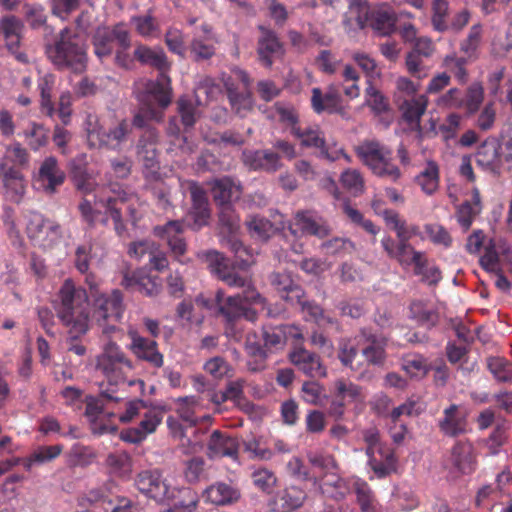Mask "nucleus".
I'll list each match as a JSON object with an SVG mask.
<instances>
[{
	"mask_svg": "<svg viewBox=\"0 0 512 512\" xmlns=\"http://www.w3.org/2000/svg\"><path fill=\"white\" fill-rule=\"evenodd\" d=\"M134 57L144 65H150L159 71L156 80L139 79L134 83V94L139 101L140 111L134 116L133 125L144 127L147 120L160 121L162 110L172 100L171 80L167 75L171 64L162 48H150L138 45Z\"/></svg>",
	"mask_w": 512,
	"mask_h": 512,
	"instance_id": "f257e3e1",
	"label": "nucleus"
},
{
	"mask_svg": "<svg viewBox=\"0 0 512 512\" xmlns=\"http://www.w3.org/2000/svg\"><path fill=\"white\" fill-rule=\"evenodd\" d=\"M76 187L85 194L94 193V205H100L105 209L115 224V230L120 235L124 231L122 223V212L125 210L133 225L142 216V203L137 195L127 193L120 187L102 186L98 187L95 179L88 173L79 171L74 174Z\"/></svg>",
	"mask_w": 512,
	"mask_h": 512,
	"instance_id": "f03ea898",
	"label": "nucleus"
},
{
	"mask_svg": "<svg viewBox=\"0 0 512 512\" xmlns=\"http://www.w3.org/2000/svg\"><path fill=\"white\" fill-rule=\"evenodd\" d=\"M87 301L88 295L83 288L77 287L71 279L64 281L58 293L55 310L69 336L73 338H78L89 330Z\"/></svg>",
	"mask_w": 512,
	"mask_h": 512,
	"instance_id": "7ed1b4c3",
	"label": "nucleus"
},
{
	"mask_svg": "<svg viewBox=\"0 0 512 512\" xmlns=\"http://www.w3.org/2000/svg\"><path fill=\"white\" fill-rule=\"evenodd\" d=\"M135 484L137 489L147 497L157 502L176 499L179 494L182 499L176 502V507L184 512H193L198 504L197 494L188 487L177 489L172 487V483L167 478H162L158 470L143 471L136 477Z\"/></svg>",
	"mask_w": 512,
	"mask_h": 512,
	"instance_id": "20e7f679",
	"label": "nucleus"
},
{
	"mask_svg": "<svg viewBox=\"0 0 512 512\" xmlns=\"http://www.w3.org/2000/svg\"><path fill=\"white\" fill-rule=\"evenodd\" d=\"M87 282L91 290L92 319L103 334L110 336L117 330L116 323L121 321L125 311L123 295L116 289L109 293L100 292L96 285L89 280Z\"/></svg>",
	"mask_w": 512,
	"mask_h": 512,
	"instance_id": "39448f33",
	"label": "nucleus"
},
{
	"mask_svg": "<svg viewBox=\"0 0 512 512\" xmlns=\"http://www.w3.org/2000/svg\"><path fill=\"white\" fill-rule=\"evenodd\" d=\"M49 60L59 69L83 72L87 64L86 45L83 39L68 29L61 31L59 39L46 50Z\"/></svg>",
	"mask_w": 512,
	"mask_h": 512,
	"instance_id": "423d86ee",
	"label": "nucleus"
},
{
	"mask_svg": "<svg viewBox=\"0 0 512 512\" xmlns=\"http://www.w3.org/2000/svg\"><path fill=\"white\" fill-rule=\"evenodd\" d=\"M307 459L319 475L313 478L314 485L329 497L340 499L348 491L346 480L339 477L338 464L333 455L323 451L307 452Z\"/></svg>",
	"mask_w": 512,
	"mask_h": 512,
	"instance_id": "0eeeda50",
	"label": "nucleus"
},
{
	"mask_svg": "<svg viewBox=\"0 0 512 512\" xmlns=\"http://www.w3.org/2000/svg\"><path fill=\"white\" fill-rule=\"evenodd\" d=\"M481 267L496 276L495 286L502 292H508L511 283L504 276V267L512 274V247L503 238H492L484 246L480 258Z\"/></svg>",
	"mask_w": 512,
	"mask_h": 512,
	"instance_id": "6e6552de",
	"label": "nucleus"
},
{
	"mask_svg": "<svg viewBox=\"0 0 512 512\" xmlns=\"http://www.w3.org/2000/svg\"><path fill=\"white\" fill-rule=\"evenodd\" d=\"M208 265L210 271L230 287L246 288L245 299L249 303H262V295L256 290L250 277L240 275L230 268L228 259L215 250L198 254Z\"/></svg>",
	"mask_w": 512,
	"mask_h": 512,
	"instance_id": "1a4fd4ad",
	"label": "nucleus"
},
{
	"mask_svg": "<svg viewBox=\"0 0 512 512\" xmlns=\"http://www.w3.org/2000/svg\"><path fill=\"white\" fill-rule=\"evenodd\" d=\"M361 161L377 176L396 181L400 178L399 168L392 162V151L376 140H365L355 147Z\"/></svg>",
	"mask_w": 512,
	"mask_h": 512,
	"instance_id": "9d476101",
	"label": "nucleus"
},
{
	"mask_svg": "<svg viewBox=\"0 0 512 512\" xmlns=\"http://www.w3.org/2000/svg\"><path fill=\"white\" fill-rule=\"evenodd\" d=\"M362 437L366 443L368 464L378 478H384L396 471L397 459L390 447L381 441L376 427L363 430Z\"/></svg>",
	"mask_w": 512,
	"mask_h": 512,
	"instance_id": "9b49d317",
	"label": "nucleus"
},
{
	"mask_svg": "<svg viewBox=\"0 0 512 512\" xmlns=\"http://www.w3.org/2000/svg\"><path fill=\"white\" fill-rule=\"evenodd\" d=\"M134 366L120 347L114 342L105 344L102 353L96 359V369L113 385L124 383Z\"/></svg>",
	"mask_w": 512,
	"mask_h": 512,
	"instance_id": "f8f14e48",
	"label": "nucleus"
},
{
	"mask_svg": "<svg viewBox=\"0 0 512 512\" xmlns=\"http://www.w3.org/2000/svg\"><path fill=\"white\" fill-rule=\"evenodd\" d=\"M242 294L229 296L224 298L223 291L219 290L216 293V302L219 308L220 314L226 319L228 323L233 322L241 317L247 320L254 321L256 319L257 310L267 311L268 316H276L277 313L272 311L266 306V300L263 298L262 303H249L245 299V290L243 288Z\"/></svg>",
	"mask_w": 512,
	"mask_h": 512,
	"instance_id": "ddd939ff",
	"label": "nucleus"
},
{
	"mask_svg": "<svg viewBox=\"0 0 512 512\" xmlns=\"http://www.w3.org/2000/svg\"><path fill=\"white\" fill-rule=\"evenodd\" d=\"M85 131L88 145L92 148L108 147L118 149L127 140L130 133V124L126 120L120 121L109 132L103 131L96 115L89 114L85 120Z\"/></svg>",
	"mask_w": 512,
	"mask_h": 512,
	"instance_id": "4468645a",
	"label": "nucleus"
},
{
	"mask_svg": "<svg viewBox=\"0 0 512 512\" xmlns=\"http://www.w3.org/2000/svg\"><path fill=\"white\" fill-rule=\"evenodd\" d=\"M219 221L222 226V233L224 229L231 235L226 240V245L235 253L237 264L240 268L246 269L254 263L253 254L250 250L243 246V244L236 237V232L240 227V219L235 214L231 205L221 206Z\"/></svg>",
	"mask_w": 512,
	"mask_h": 512,
	"instance_id": "2eb2a0df",
	"label": "nucleus"
},
{
	"mask_svg": "<svg viewBox=\"0 0 512 512\" xmlns=\"http://www.w3.org/2000/svg\"><path fill=\"white\" fill-rule=\"evenodd\" d=\"M126 50L130 46L129 31L124 24L120 23L113 27H99L94 35L93 44L95 54L99 59H103L113 52V44Z\"/></svg>",
	"mask_w": 512,
	"mask_h": 512,
	"instance_id": "dca6fc26",
	"label": "nucleus"
},
{
	"mask_svg": "<svg viewBox=\"0 0 512 512\" xmlns=\"http://www.w3.org/2000/svg\"><path fill=\"white\" fill-rule=\"evenodd\" d=\"M332 396L330 414L337 417H341L344 414L346 406L363 404L366 399L361 386L344 379H338L334 382Z\"/></svg>",
	"mask_w": 512,
	"mask_h": 512,
	"instance_id": "f3484780",
	"label": "nucleus"
},
{
	"mask_svg": "<svg viewBox=\"0 0 512 512\" xmlns=\"http://www.w3.org/2000/svg\"><path fill=\"white\" fill-rule=\"evenodd\" d=\"M233 79L240 82V86L235 87L230 80L225 82L228 98L232 109L241 117H245L253 108V100L248 87L250 79L245 71L241 69L233 70Z\"/></svg>",
	"mask_w": 512,
	"mask_h": 512,
	"instance_id": "a211bd4d",
	"label": "nucleus"
},
{
	"mask_svg": "<svg viewBox=\"0 0 512 512\" xmlns=\"http://www.w3.org/2000/svg\"><path fill=\"white\" fill-rule=\"evenodd\" d=\"M288 229L294 237L301 234L313 235L322 239L331 233V228L326 220L313 211H298L293 221L289 223Z\"/></svg>",
	"mask_w": 512,
	"mask_h": 512,
	"instance_id": "6ab92c4d",
	"label": "nucleus"
},
{
	"mask_svg": "<svg viewBox=\"0 0 512 512\" xmlns=\"http://www.w3.org/2000/svg\"><path fill=\"white\" fill-rule=\"evenodd\" d=\"M117 487L114 481H109L99 489L91 490L89 500L102 502L103 509L106 512H137V508L131 500L125 497H112V491Z\"/></svg>",
	"mask_w": 512,
	"mask_h": 512,
	"instance_id": "aec40b11",
	"label": "nucleus"
},
{
	"mask_svg": "<svg viewBox=\"0 0 512 512\" xmlns=\"http://www.w3.org/2000/svg\"><path fill=\"white\" fill-rule=\"evenodd\" d=\"M121 284L126 289L138 291L148 297H155L162 290L161 279L158 276L151 275L145 269L126 273Z\"/></svg>",
	"mask_w": 512,
	"mask_h": 512,
	"instance_id": "412c9836",
	"label": "nucleus"
},
{
	"mask_svg": "<svg viewBox=\"0 0 512 512\" xmlns=\"http://www.w3.org/2000/svg\"><path fill=\"white\" fill-rule=\"evenodd\" d=\"M65 173L55 157L49 156L40 165L35 185L47 194H53L64 183Z\"/></svg>",
	"mask_w": 512,
	"mask_h": 512,
	"instance_id": "4be33fe9",
	"label": "nucleus"
},
{
	"mask_svg": "<svg viewBox=\"0 0 512 512\" xmlns=\"http://www.w3.org/2000/svg\"><path fill=\"white\" fill-rule=\"evenodd\" d=\"M0 179L5 198L11 202L20 203L26 191L23 175L14 167L0 162Z\"/></svg>",
	"mask_w": 512,
	"mask_h": 512,
	"instance_id": "5701e85b",
	"label": "nucleus"
},
{
	"mask_svg": "<svg viewBox=\"0 0 512 512\" xmlns=\"http://www.w3.org/2000/svg\"><path fill=\"white\" fill-rule=\"evenodd\" d=\"M163 419V409L153 408L144 414L138 427L121 432V439L129 443H140L156 431Z\"/></svg>",
	"mask_w": 512,
	"mask_h": 512,
	"instance_id": "b1692460",
	"label": "nucleus"
},
{
	"mask_svg": "<svg viewBox=\"0 0 512 512\" xmlns=\"http://www.w3.org/2000/svg\"><path fill=\"white\" fill-rule=\"evenodd\" d=\"M289 359L294 366L307 376L320 378L327 374L326 367L321 362L320 357L303 347H295L289 353Z\"/></svg>",
	"mask_w": 512,
	"mask_h": 512,
	"instance_id": "393cba45",
	"label": "nucleus"
},
{
	"mask_svg": "<svg viewBox=\"0 0 512 512\" xmlns=\"http://www.w3.org/2000/svg\"><path fill=\"white\" fill-rule=\"evenodd\" d=\"M448 465L455 474H470L475 469V455L472 443L459 441L451 449Z\"/></svg>",
	"mask_w": 512,
	"mask_h": 512,
	"instance_id": "a878e982",
	"label": "nucleus"
},
{
	"mask_svg": "<svg viewBox=\"0 0 512 512\" xmlns=\"http://www.w3.org/2000/svg\"><path fill=\"white\" fill-rule=\"evenodd\" d=\"M128 334L131 338L129 349L138 359L157 368L163 365V355L159 352L156 341L146 339L135 331H129Z\"/></svg>",
	"mask_w": 512,
	"mask_h": 512,
	"instance_id": "bb28decb",
	"label": "nucleus"
},
{
	"mask_svg": "<svg viewBox=\"0 0 512 512\" xmlns=\"http://www.w3.org/2000/svg\"><path fill=\"white\" fill-rule=\"evenodd\" d=\"M239 444L238 441L219 430H214L207 442V456L210 459L220 457H230L234 460L238 458Z\"/></svg>",
	"mask_w": 512,
	"mask_h": 512,
	"instance_id": "cd10ccee",
	"label": "nucleus"
},
{
	"mask_svg": "<svg viewBox=\"0 0 512 512\" xmlns=\"http://www.w3.org/2000/svg\"><path fill=\"white\" fill-rule=\"evenodd\" d=\"M183 230V224L180 221H170L166 225L157 226L154 229L155 235L167 241L172 254L181 263L185 262L181 257L187 250L186 242L182 237Z\"/></svg>",
	"mask_w": 512,
	"mask_h": 512,
	"instance_id": "c85d7f7f",
	"label": "nucleus"
},
{
	"mask_svg": "<svg viewBox=\"0 0 512 512\" xmlns=\"http://www.w3.org/2000/svg\"><path fill=\"white\" fill-rule=\"evenodd\" d=\"M183 230V224L180 221H170L166 225L157 226L154 229L155 235L167 241L172 254L181 263L185 262L181 257L187 250L186 242L182 237Z\"/></svg>",
	"mask_w": 512,
	"mask_h": 512,
	"instance_id": "c756f323",
	"label": "nucleus"
},
{
	"mask_svg": "<svg viewBox=\"0 0 512 512\" xmlns=\"http://www.w3.org/2000/svg\"><path fill=\"white\" fill-rule=\"evenodd\" d=\"M372 15V7L366 0H348V10L343 24L348 31H356L368 27Z\"/></svg>",
	"mask_w": 512,
	"mask_h": 512,
	"instance_id": "7c9ffc66",
	"label": "nucleus"
},
{
	"mask_svg": "<svg viewBox=\"0 0 512 512\" xmlns=\"http://www.w3.org/2000/svg\"><path fill=\"white\" fill-rule=\"evenodd\" d=\"M468 422L466 414L456 404H452L443 411L439 420L441 432L447 436L455 437L467 431Z\"/></svg>",
	"mask_w": 512,
	"mask_h": 512,
	"instance_id": "2f4dec72",
	"label": "nucleus"
},
{
	"mask_svg": "<svg viewBox=\"0 0 512 512\" xmlns=\"http://www.w3.org/2000/svg\"><path fill=\"white\" fill-rule=\"evenodd\" d=\"M272 217L273 222L259 216H251L246 223L251 236L260 240H267L276 232L285 228L282 214L275 213Z\"/></svg>",
	"mask_w": 512,
	"mask_h": 512,
	"instance_id": "473e14b6",
	"label": "nucleus"
},
{
	"mask_svg": "<svg viewBox=\"0 0 512 512\" xmlns=\"http://www.w3.org/2000/svg\"><path fill=\"white\" fill-rule=\"evenodd\" d=\"M192 207L189 216L193 219V227L199 229L208 223L210 211L205 191L196 183L189 185Z\"/></svg>",
	"mask_w": 512,
	"mask_h": 512,
	"instance_id": "72a5a7b5",
	"label": "nucleus"
},
{
	"mask_svg": "<svg viewBox=\"0 0 512 512\" xmlns=\"http://www.w3.org/2000/svg\"><path fill=\"white\" fill-rule=\"evenodd\" d=\"M107 474L113 479L128 480L133 471L132 459L125 451L109 453L104 461Z\"/></svg>",
	"mask_w": 512,
	"mask_h": 512,
	"instance_id": "f704fd0d",
	"label": "nucleus"
},
{
	"mask_svg": "<svg viewBox=\"0 0 512 512\" xmlns=\"http://www.w3.org/2000/svg\"><path fill=\"white\" fill-rule=\"evenodd\" d=\"M311 103L317 113H339L343 110L342 98L334 87H330L324 95L319 88H314Z\"/></svg>",
	"mask_w": 512,
	"mask_h": 512,
	"instance_id": "c9c22d12",
	"label": "nucleus"
},
{
	"mask_svg": "<svg viewBox=\"0 0 512 512\" xmlns=\"http://www.w3.org/2000/svg\"><path fill=\"white\" fill-rule=\"evenodd\" d=\"M240 496L238 488L225 482H216L204 492L206 501L218 506L233 504L240 499Z\"/></svg>",
	"mask_w": 512,
	"mask_h": 512,
	"instance_id": "e433bc0d",
	"label": "nucleus"
},
{
	"mask_svg": "<svg viewBox=\"0 0 512 512\" xmlns=\"http://www.w3.org/2000/svg\"><path fill=\"white\" fill-rule=\"evenodd\" d=\"M346 487L348 488L347 493H355L362 512H378V502L365 481L353 477L346 480Z\"/></svg>",
	"mask_w": 512,
	"mask_h": 512,
	"instance_id": "4c0bfd02",
	"label": "nucleus"
},
{
	"mask_svg": "<svg viewBox=\"0 0 512 512\" xmlns=\"http://www.w3.org/2000/svg\"><path fill=\"white\" fill-rule=\"evenodd\" d=\"M211 191L214 200L221 206L230 205L241 195V186L229 177L215 179L211 182Z\"/></svg>",
	"mask_w": 512,
	"mask_h": 512,
	"instance_id": "58836bf2",
	"label": "nucleus"
},
{
	"mask_svg": "<svg viewBox=\"0 0 512 512\" xmlns=\"http://www.w3.org/2000/svg\"><path fill=\"white\" fill-rule=\"evenodd\" d=\"M262 35L258 41V54L261 62L269 67L275 57L282 55V45L274 32L261 28Z\"/></svg>",
	"mask_w": 512,
	"mask_h": 512,
	"instance_id": "ea45409f",
	"label": "nucleus"
},
{
	"mask_svg": "<svg viewBox=\"0 0 512 512\" xmlns=\"http://www.w3.org/2000/svg\"><path fill=\"white\" fill-rule=\"evenodd\" d=\"M306 499L305 490L297 486H289L277 494L275 507L279 512H291L302 507Z\"/></svg>",
	"mask_w": 512,
	"mask_h": 512,
	"instance_id": "a19ab883",
	"label": "nucleus"
},
{
	"mask_svg": "<svg viewBox=\"0 0 512 512\" xmlns=\"http://www.w3.org/2000/svg\"><path fill=\"white\" fill-rule=\"evenodd\" d=\"M23 30V22L13 15L5 16L0 20V33L3 35L9 51L20 47Z\"/></svg>",
	"mask_w": 512,
	"mask_h": 512,
	"instance_id": "79ce46f5",
	"label": "nucleus"
},
{
	"mask_svg": "<svg viewBox=\"0 0 512 512\" xmlns=\"http://www.w3.org/2000/svg\"><path fill=\"white\" fill-rule=\"evenodd\" d=\"M271 283L279 292L285 293L282 297L291 304L301 303V298L305 297L304 291L293 281L290 274L274 273Z\"/></svg>",
	"mask_w": 512,
	"mask_h": 512,
	"instance_id": "37998d69",
	"label": "nucleus"
},
{
	"mask_svg": "<svg viewBox=\"0 0 512 512\" xmlns=\"http://www.w3.org/2000/svg\"><path fill=\"white\" fill-rule=\"evenodd\" d=\"M157 132L148 128L144 131L138 144V157L146 168H154L157 164Z\"/></svg>",
	"mask_w": 512,
	"mask_h": 512,
	"instance_id": "c03bdc74",
	"label": "nucleus"
},
{
	"mask_svg": "<svg viewBox=\"0 0 512 512\" xmlns=\"http://www.w3.org/2000/svg\"><path fill=\"white\" fill-rule=\"evenodd\" d=\"M475 160L483 170L495 172L499 168L500 156L497 142L485 141L482 143L476 153Z\"/></svg>",
	"mask_w": 512,
	"mask_h": 512,
	"instance_id": "a18cd8bd",
	"label": "nucleus"
},
{
	"mask_svg": "<svg viewBox=\"0 0 512 512\" xmlns=\"http://www.w3.org/2000/svg\"><path fill=\"white\" fill-rule=\"evenodd\" d=\"M386 224L396 232L398 242L409 241L413 236L418 234V227L414 225H407L406 222L400 218L399 214L393 210H384L381 213Z\"/></svg>",
	"mask_w": 512,
	"mask_h": 512,
	"instance_id": "49530a36",
	"label": "nucleus"
},
{
	"mask_svg": "<svg viewBox=\"0 0 512 512\" xmlns=\"http://www.w3.org/2000/svg\"><path fill=\"white\" fill-rule=\"evenodd\" d=\"M423 255V252L415 250L408 241H403L398 242V248L392 259H395L404 268L414 265V271L421 272Z\"/></svg>",
	"mask_w": 512,
	"mask_h": 512,
	"instance_id": "de8ad7c7",
	"label": "nucleus"
},
{
	"mask_svg": "<svg viewBox=\"0 0 512 512\" xmlns=\"http://www.w3.org/2000/svg\"><path fill=\"white\" fill-rule=\"evenodd\" d=\"M439 167L434 161H428L416 176V183L426 195H433L439 188Z\"/></svg>",
	"mask_w": 512,
	"mask_h": 512,
	"instance_id": "09e8293b",
	"label": "nucleus"
},
{
	"mask_svg": "<svg viewBox=\"0 0 512 512\" xmlns=\"http://www.w3.org/2000/svg\"><path fill=\"white\" fill-rule=\"evenodd\" d=\"M291 134L300 140V144L306 148L320 149L324 147V135L318 126H306L304 128L293 126Z\"/></svg>",
	"mask_w": 512,
	"mask_h": 512,
	"instance_id": "8fccbe9b",
	"label": "nucleus"
},
{
	"mask_svg": "<svg viewBox=\"0 0 512 512\" xmlns=\"http://www.w3.org/2000/svg\"><path fill=\"white\" fill-rule=\"evenodd\" d=\"M22 136L32 150L38 151L48 144L49 130L43 124L32 121L23 130Z\"/></svg>",
	"mask_w": 512,
	"mask_h": 512,
	"instance_id": "3c124183",
	"label": "nucleus"
},
{
	"mask_svg": "<svg viewBox=\"0 0 512 512\" xmlns=\"http://www.w3.org/2000/svg\"><path fill=\"white\" fill-rule=\"evenodd\" d=\"M62 452V446H41L36 448L27 458L22 459V465L26 470H31L35 465H42L57 458Z\"/></svg>",
	"mask_w": 512,
	"mask_h": 512,
	"instance_id": "603ef678",
	"label": "nucleus"
},
{
	"mask_svg": "<svg viewBox=\"0 0 512 512\" xmlns=\"http://www.w3.org/2000/svg\"><path fill=\"white\" fill-rule=\"evenodd\" d=\"M400 109L404 118L410 123H419L428 106V98L425 94L415 96L409 100H403Z\"/></svg>",
	"mask_w": 512,
	"mask_h": 512,
	"instance_id": "864d4df0",
	"label": "nucleus"
},
{
	"mask_svg": "<svg viewBox=\"0 0 512 512\" xmlns=\"http://www.w3.org/2000/svg\"><path fill=\"white\" fill-rule=\"evenodd\" d=\"M473 203L464 202L461 204L457 210V220L458 223L464 230H468L472 225V222L475 216L480 212V196L478 190H473L472 195Z\"/></svg>",
	"mask_w": 512,
	"mask_h": 512,
	"instance_id": "5fc2aeb1",
	"label": "nucleus"
},
{
	"mask_svg": "<svg viewBox=\"0 0 512 512\" xmlns=\"http://www.w3.org/2000/svg\"><path fill=\"white\" fill-rule=\"evenodd\" d=\"M201 408L199 399L195 396H186L176 400V412L179 417L189 425L197 422V412Z\"/></svg>",
	"mask_w": 512,
	"mask_h": 512,
	"instance_id": "6e6d98bb",
	"label": "nucleus"
},
{
	"mask_svg": "<svg viewBox=\"0 0 512 512\" xmlns=\"http://www.w3.org/2000/svg\"><path fill=\"white\" fill-rule=\"evenodd\" d=\"M368 27L382 35L392 32L394 27V17L387 8H372V15Z\"/></svg>",
	"mask_w": 512,
	"mask_h": 512,
	"instance_id": "4d7b16f0",
	"label": "nucleus"
},
{
	"mask_svg": "<svg viewBox=\"0 0 512 512\" xmlns=\"http://www.w3.org/2000/svg\"><path fill=\"white\" fill-rule=\"evenodd\" d=\"M167 424L175 437L179 438L180 447L184 454H194L202 451L203 444L198 439L188 438L181 426L172 418L167 419Z\"/></svg>",
	"mask_w": 512,
	"mask_h": 512,
	"instance_id": "13d9d810",
	"label": "nucleus"
},
{
	"mask_svg": "<svg viewBox=\"0 0 512 512\" xmlns=\"http://www.w3.org/2000/svg\"><path fill=\"white\" fill-rule=\"evenodd\" d=\"M410 311L412 318L426 328L434 326L438 321L437 313L424 302H413L410 306Z\"/></svg>",
	"mask_w": 512,
	"mask_h": 512,
	"instance_id": "bf43d9fd",
	"label": "nucleus"
},
{
	"mask_svg": "<svg viewBox=\"0 0 512 512\" xmlns=\"http://www.w3.org/2000/svg\"><path fill=\"white\" fill-rule=\"evenodd\" d=\"M402 368L411 377L421 378L430 370V364L423 356L413 354L403 358Z\"/></svg>",
	"mask_w": 512,
	"mask_h": 512,
	"instance_id": "052dcab7",
	"label": "nucleus"
},
{
	"mask_svg": "<svg viewBox=\"0 0 512 512\" xmlns=\"http://www.w3.org/2000/svg\"><path fill=\"white\" fill-rule=\"evenodd\" d=\"M358 353V341L356 339L343 340L340 343L338 357L344 366L358 371L361 369V364H354V359Z\"/></svg>",
	"mask_w": 512,
	"mask_h": 512,
	"instance_id": "680f3d73",
	"label": "nucleus"
},
{
	"mask_svg": "<svg viewBox=\"0 0 512 512\" xmlns=\"http://www.w3.org/2000/svg\"><path fill=\"white\" fill-rule=\"evenodd\" d=\"M320 248L326 255L342 256L350 254L354 250V244L347 238L334 237L323 242Z\"/></svg>",
	"mask_w": 512,
	"mask_h": 512,
	"instance_id": "e2e57ef3",
	"label": "nucleus"
},
{
	"mask_svg": "<svg viewBox=\"0 0 512 512\" xmlns=\"http://www.w3.org/2000/svg\"><path fill=\"white\" fill-rule=\"evenodd\" d=\"M489 371L500 382L512 381V363L501 357H491L487 361Z\"/></svg>",
	"mask_w": 512,
	"mask_h": 512,
	"instance_id": "0e129e2a",
	"label": "nucleus"
},
{
	"mask_svg": "<svg viewBox=\"0 0 512 512\" xmlns=\"http://www.w3.org/2000/svg\"><path fill=\"white\" fill-rule=\"evenodd\" d=\"M342 186L353 196H358L364 191V180L356 169H346L340 176Z\"/></svg>",
	"mask_w": 512,
	"mask_h": 512,
	"instance_id": "69168bd1",
	"label": "nucleus"
},
{
	"mask_svg": "<svg viewBox=\"0 0 512 512\" xmlns=\"http://www.w3.org/2000/svg\"><path fill=\"white\" fill-rule=\"evenodd\" d=\"M367 88L365 89V102L375 114H381L388 109V103L382 93L373 85L370 80L368 81Z\"/></svg>",
	"mask_w": 512,
	"mask_h": 512,
	"instance_id": "338daca9",
	"label": "nucleus"
},
{
	"mask_svg": "<svg viewBox=\"0 0 512 512\" xmlns=\"http://www.w3.org/2000/svg\"><path fill=\"white\" fill-rule=\"evenodd\" d=\"M352 59L360 67L367 77V82H372L374 79L381 76V71L374 58L364 52H354Z\"/></svg>",
	"mask_w": 512,
	"mask_h": 512,
	"instance_id": "774afa93",
	"label": "nucleus"
}]
</instances>
